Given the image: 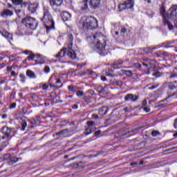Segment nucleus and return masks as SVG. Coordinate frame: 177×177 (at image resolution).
I'll return each instance as SVG.
<instances>
[{
    "label": "nucleus",
    "mask_w": 177,
    "mask_h": 177,
    "mask_svg": "<svg viewBox=\"0 0 177 177\" xmlns=\"http://www.w3.org/2000/svg\"><path fill=\"white\" fill-rule=\"evenodd\" d=\"M35 56H37V55L34 54V53H31L28 57L27 59L28 60H34V59H35Z\"/></svg>",
    "instance_id": "34"
},
{
    "label": "nucleus",
    "mask_w": 177,
    "mask_h": 177,
    "mask_svg": "<svg viewBox=\"0 0 177 177\" xmlns=\"http://www.w3.org/2000/svg\"><path fill=\"white\" fill-rule=\"evenodd\" d=\"M166 74L168 78H171V79L177 78V73L174 71L167 72Z\"/></svg>",
    "instance_id": "26"
},
{
    "label": "nucleus",
    "mask_w": 177,
    "mask_h": 177,
    "mask_svg": "<svg viewBox=\"0 0 177 177\" xmlns=\"http://www.w3.org/2000/svg\"><path fill=\"white\" fill-rule=\"evenodd\" d=\"M67 53V48H62L57 55H55L56 59H62L66 56Z\"/></svg>",
    "instance_id": "17"
},
{
    "label": "nucleus",
    "mask_w": 177,
    "mask_h": 177,
    "mask_svg": "<svg viewBox=\"0 0 177 177\" xmlns=\"http://www.w3.org/2000/svg\"><path fill=\"white\" fill-rule=\"evenodd\" d=\"M101 133H102V131L98 130V131L95 132V136H99V135H100Z\"/></svg>",
    "instance_id": "56"
},
{
    "label": "nucleus",
    "mask_w": 177,
    "mask_h": 177,
    "mask_svg": "<svg viewBox=\"0 0 177 177\" xmlns=\"http://www.w3.org/2000/svg\"><path fill=\"white\" fill-rule=\"evenodd\" d=\"M85 75H88V73H86V71L81 73V77H85Z\"/></svg>",
    "instance_id": "61"
},
{
    "label": "nucleus",
    "mask_w": 177,
    "mask_h": 177,
    "mask_svg": "<svg viewBox=\"0 0 177 177\" xmlns=\"http://www.w3.org/2000/svg\"><path fill=\"white\" fill-rule=\"evenodd\" d=\"M167 85H168V88H169V89H175V88H176V87H174V84L173 82H169V83L167 84Z\"/></svg>",
    "instance_id": "43"
},
{
    "label": "nucleus",
    "mask_w": 177,
    "mask_h": 177,
    "mask_svg": "<svg viewBox=\"0 0 177 177\" xmlns=\"http://www.w3.org/2000/svg\"><path fill=\"white\" fill-rule=\"evenodd\" d=\"M13 5L15 6H21V8H27L28 2L24 1V0H10Z\"/></svg>",
    "instance_id": "10"
},
{
    "label": "nucleus",
    "mask_w": 177,
    "mask_h": 177,
    "mask_svg": "<svg viewBox=\"0 0 177 177\" xmlns=\"http://www.w3.org/2000/svg\"><path fill=\"white\" fill-rule=\"evenodd\" d=\"M174 128H176V129H177V119H176L174 120Z\"/></svg>",
    "instance_id": "63"
},
{
    "label": "nucleus",
    "mask_w": 177,
    "mask_h": 177,
    "mask_svg": "<svg viewBox=\"0 0 177 177\" xmlns=\"http://www.w3.org/2000/svg\"><path fill=\"white\" fill-rule=\"evenodd\" d=\"M81 9L82 12L88 10V0H83L81 3Z\"/></svg>",
    "instance_id": "22"
},
{
    "label": "nucleus",
    "mask_w": 177,
    "mask_h": 177,
    "mask_svg": "<svg viewBox=\"0 0 177 177\" xmlns=\"http://www.w3.org/2000/svg\"><path fill=\"white\" fill-rule=\"evenodd\" d=\"M158 56H161V57H168V56H169V53H167V52H161V51H159L157 53Z\"/></svg>",
    "instance_id": "29"
},
{
    "label": "nucleus",
    "mask_w": 177,
    "mask_h": 177,
    "mask_svg": "<svg viewBox=\"0 0 177 177\" xmlns=\"http://www.w3.org/2000/svg\"><path fill=\"white\" fill-rule=\"evenodd\" d=\"M142 109V110H144V111H145V113H149L150 111V108L149 107L144 106Z\"/></svg>",
    "instance_id": "50"
},
{
    "label": "nucleus",
    "mask_w": 177,
    "mask_h": 177,
    "mask_svg": "<svg viewBox=\"0 0 177 177\" xmlns=\"http://www.w3.org/2000/svg\"><path fill=\"white\" fill-rule=\"evenodd\" d=\"M49 86H50V88H57V89H59V88H62V86H63V84H61L59 86L53 83H50Z\"/></svg>",
    "instance_id": "33"
},
{
    "label": "nucleus",
    "mask_w": 177,
    "mask_h": 177,
    "mask_svg": "<svg viewBox=\"0 0 177 177\" xmlns=\"http://www.w3.org/2000/svg\"><path fill=\"white\" fill-rule=\"evenodd\" d=\"M93 39L97 42L95 48L97 49V52L100 55H102L104 56L106 55V41L102 43V34L100 32H97L93 35Z\"/></svg>",
    "instance_id": "4"
},
{
    "label": "nucleus",
    "mask_w": 177,
    "mask_h": 177,
    "mask_svg": "<svg viewBox=\"0 0 177 177\" xmlns=\"http://www.w3.org/2000/svg\"><path fill=\"white\" fill-rule=\"evenodd\" d=\"M76 95L77 97H82V96H84V92L82 91H76Z\"/></svg>",
    "instance_id": "40"
},
{
    "label": "nucleus",
    "mask_w": 177,
    "mask_h": 177,
    "mask_svg": "<svg viewBox=\"0 0 177 177\" xmlns=\"http://www.w3.org/2000/svg\"><path fill=\"white\" fill-rule=\"evenodd\" d=\"M84 102H86V103H88L89 102V100H91V97L90 96L86 95L83 97Z\"/></svg>",
    "instance_id": "46"
},
{
    "label": "nucleus",
    "mask_w": 177,
    "mask_h": 177,
    "mask_svg": "<svg viewBox=\"0 0 177 177\" xmlns=\"http://www.w3.org/2000/svg\"><path fill=\"white\" fill-rule=\"evenodd\" d=\"M44 71L46 74H48V73H50V68H49L48 66H46L44 67Z\"/></svg>",
    "instance_id": "41"
},
{
    "label": "nucleus",
    "mask_w": 177,
    "mask_h": 177,
    "mask_svg": "<svg viewBox=\"0 0 177 177\" xmlns=\"http://www.w3.org/2000/svg\"><path fill=\"white\" fill-rule=\"evenodd\" d=\"M38 6H39V3L37 2L30 3L28 6V10L30 13H35L38 9Z\"/></svg>",
    "instance_id": "11"
},
{
    "label": "nucleus",
    "mask_w": 177,
    "mask_h": 177,
    "mask_svg": "<svg viewBox=\"0 0 177 177\" xmlns=\"http://www.w3.org/2000/svg\"><path fill=\"white\" fill-rule=\"evenodd\" d=\"M37 59H39L40 64H45L46 63V57H42L41 54H36Z\"/></svg>",
    "instance_id": "23"
},
{
    "label": "nucleus",
    "mask_w": 177,
    "mask_h": 177,
    "mask_svg": "<svg viewBox=\"0 0 177 177\" xmlns=\"http://www.w3.org/2000/svg\"><path fill=\"white\" fill-rule=\"evenodd\" d=\"M26 75H27V77H29V78H31V79L37 78L35 73L31 70H28L26 71Z\"/></svg>",
    "instance_id": "25"
},
{
    "label": "nucleus",
    "mask_w": 177,
    "mask_h": 177,
    "mask_svg": "<svg viewBox=\"0 0 177 177\" xmlns=\"http://www.w3.org/2000/svg\"><path fill=\"white\" fill-rule=\"evenodd\" d=\"M173 84L174 85V87L176 88H177V81L173 82Z\"/></svg>",
    "instance_id": "64"
},
{
    "label": "nucleus",
    "mask_w": 177,
    "mask_h": 177,
    "mask_svg": "<svg viewBox=\"0 0 177 177\" xmlns=\"http://www.w3.org/2000/svg\"><path fill=\"white\" fill-rule=\"evenodd\" d=\"M167 99H168V98H166V99H165V100H161L160 102V104H159V105H158V106H159V107H161V108H162V107H167V104H162V102H167Z\"/></svg>",
    "instance_id": "37"
},
{
    "label": "nucleus",
    "mask_w": 177,
    "mask_h": 177,
    "mask_svg": "<svg viewBox=\"0 0 177 177\" xmlns=\"http://www.w3.org/2000/svg\"><path fill=\"white\" fill-rule=\"evenodd\" d=\"M41 20L44 22L47 34H49L51 30H55V21H53L50 11H49V7L45 6L43 8V17Z\"/></svg>",
    "instance_id": "3"
},
{
    "label": "nucleus",
    "mask_w": 177,
    "mask_h": 177,
    "mask_svg": "<svg viewBox=\"0 0 177 177\" xmlns=\"http://www.w3.org/2000/svg\"><path fill=\"white\" fill-rule=\"evenodd\" d=\"M68 91L71 92H75L76 91V87L75 86L71 85L68 86Z\"/></svg>",
    "instance_id": "38"
},
{
    "label": "nucleus",
    "mask_w": 177,
    "mask_h": 177,
    "mask_svg": "<svg viewBox=\"0 0 177 177\" xmlns=\"http://www.w3.org/2000/svg\"><path fill=\"white\" fill-rule=\"evenodd\" d=\"M104 75H106V77H114V75H113V70L108 68L106 69V71L104 72Z\"/></svg>",
    "instance_id": "27"
},
{
    "label": "nucleus",
    "mask_w": 177,
    "mask_h": 177,
    "mask_svg": "<svg viewBox=\"0 0 177 177\" xmlns=\"http://www.w3.org/2000/svg\"><path fill=\"white\" fill-rule=\"evenodd\" d=\"M145 62H147L149 64H154L155 63L154 60L146 59Z\"/></svg>",
    "instance_id": "57"
},
{
    "label": "nucleus",
    "mask_w": 177,
    "mask_h": 177,
    "mask_svg": "<svg viewBox=\"0 0 177 177\" xmlns=\"http://www.w3.org/2000/svg\"><path fill=\"white\" fill-rule=\"evenodd\" d=\"M121 34H125L127 32V28H122L120 30Z\"/></svg>",
    "instance_id": "53"
},
{
    "label": "nucleus",
    "mask_w": 177,
    "mask_h": 177,
    "mask_svg": "<svg viewBox=\"0 0 177 177\" xmlns=\"http://www.w3.org/2000/svg\"><path fill=\"white\" fill-rule=\"evenodd\" d=\"M176 42H177V40H171V41H165L162 43L160 45V46H162V48H171V45H172V44H175Z\"/></svg>",
    "instance_id": "19"
},
{
    "label": "nucleus",
    "mask_w": 177,
    "mask_h": 177,
    "mask_svg": "<svg viewBox=\"0 0 177 177\" xmlns=\"http://www.w3.org/2000/svg\"><path fill=\"white\" fill-rule=\"evenodd\" d=\"M16 103H12L10 105V109H16Z\"/></svg>",
    "instance_id": "54"
},
{
    "label": "nucleus",
    "mask_w": 177,
    "mask_h": 177,
    "mask_svg": "<svg viewBox=\"0 0 177 177\" xmlns=\"http://www.w3.org/2000/svg\"><path fill=\"white\" fill-rule=\"evenodd\" d=\"M73 35H68V43H67V48H68V56L72 59V60H75L77 59V54H75V51L73 50Z\"/></svg>",
    "instance_id": "6"
},
{
    "label": "nucleus",
    "mask_w": 177,
    "mask_h": 177,
    "mask_svg": "<svg viewBox=\"0 0 177 177\" xmlns=\"http://www.w3.org/2000/svg\"><path fill=\"white\" fill-rule=\"evenodd\" d=\"M48 88H49V86L46 84H44L42 86L43 91H46L48 89Z\"/></svg>",
    "instance_id": "52"
},
{
    "label": "nucleus",
    "mask_w": 177,
    "mask_h": 177,
    "mask_svg": "<svg viewBox=\"0 0 177 177\" xmlns=\"http://www.w3.org/2000/svg\"><path fill=\"white\" fill-rule=\"evenodd\" d=\"M152 136H158V135H160V133L157 131H153L151 133Z\"/></svg>",
    "instance_id": "47"
},
{
    "label": "nucleus",
    "mask_w": 177,
    "mask_h": 177,
    "mask_svg": "<svg viewBox=\"0 0 177 177\" xmlns=\"http://www.w3.org/2000/svg\"><path fill=\"white\" fill-rule=\"evenodd\" d=\"M147 106V101L146 100H144L142 101L141 109H143L144 107H146Z\"/></svg>",
    "instance_id": "48"
},
{
    "label": "nucleus",
    "mask_w": 177,
    "mask_h": 177,
    "mask_svg": "<svg viewBox=\"0 0 177 177\" xmlns=\"http://www.w3.org/2000/svg\"><path fill=\"white\" fill-rule=\"evenodd\" d=\"M124 74H126L127 77H131V75H133V73L131 71H125Z\"/></svg>",
    "instance_id": "42"
},
{
    "label": "nucleus",
    "mask_w": 177,
    "mask_h": 177,
    "mask_svg": "<svg viewBox=\"0 0 177 177\" xmlns=\"http://www.w3.org/2000/svg\"><path fill=\"white\" fill-rule=\"evenodd\" d=\"M22 24L25 26L27 28L30 30H37V26H38V22L35 18L31 17H26L22 19Z\"/></svg>",
    "instance_id": "5"
},
{
    "label": "nucleus",
    "mask_w": 177,
    "mask_h": 177,
    "mask_svg": "<svg viewBox=\"0 0 177 177\" xmlns=\"http://www.w3.org/2000/svg\"><path fill=\"white\" fill-rule=\"evenodd\" d=\"M116 84H117V85H118V86H122V81H118V82H116Z\"/></svg>",
    "instance_id": "62"
},
{
    "label": "nucleus",
    "mask_w": 177,
    "mask_h": 177,
    "mask_svg": "<svg viewBox=\"0 0 177 177\" xmlns=\"http://www.w3.org/2000/svg\"><path fill=\"white\" fill-rule=\"evenodd\" d=\"M107 113H109V107L107 106H102L99 109L100 115H106Z\"/></svg>",
    "instance_id": "21"
},
{
    "label": "nucleus",
    "mask_w": 177,
    "mask_h": 177,
    "mask_svg": "<svg viewBox=\"0 0 177 177\" xmlns=\"http://www.w3.org/2000/svg\"><path fill=\"white\" fill-rule=\"evenodd\" d=\"M78 26L82 29V34L88 35L89 38H91L92 30L98 27L97 19L92 16L83 17L78 23Z\"/></svg>",
    "instance_id": "2"
},
{
    "label": "nucleus",
    "mask_w": 177,
    "mask_h": 177,
    "mask_svg": "<svg viewBox=\"0 0 177 177\" xmlns=\"http://www.w3.org/2000/svg\"><path fill=\"white\" fill-rule=\"evenodd\" d=\"M154 50V48L153 47H148L147 48H144L143 49V51L145 53H149V52L150 51H153Z\"/></svg>",
    "instance_id": "36"
},
{
    "label": "nucleus",
    "mask_w": 177,
    "mask_h": 177,
    "mask_svg": "<svg viewBox=\"0 0 177 177\" xmlns=\"http://www.w3.org/2000/svg\"><path fill=\"white\" fill-rule=\"evenodd\" d=\"M135 67L140 68V67H142V64H135Z\"/></svg>",
    "instance_id": "59"
},
{
    "label": "nucleus",
    "mask_w": 177,
    "mask_h": 177,
    "mask_svg": "<svg viewBox=\"0 0 177 177\" xmlns=\"http://www.w3.org/2000/svg\"><path fill=\"white\" fill-rule=\"evenodd\" d=\"M32 53V51L28 50H25L22 51V53H24V55H28V56L31 55Z\"/></svg>",
    "instance_id": "45"
},
{
    "label": "nucleus",
    "mask_w": 177,
    "mask_h": 177,
    "mask_svg": "<svg viewBox=\"0 0 177 177\" xmlns=\"http://www.w3.org/2000/svg\"><path fill=\"white\" fill-rule=\"evenodd\" d=\"M160 15L163 17V26L169 31H177V6H172L165 15V7L160 8Z\"/></svg>",
    "instance_id": "1"
},
{
    "label": "nucleus",
    "mask_w": 177,
    "mask_h": 177,
    "mask_svg": "<svg viewBox=\"0 0 177 177\" xmlns=\"http://www.w3.org/2000/svg\"><path fill=\"white\" fill-rule=\"evenodd\" d=\"M55 13H60L62 10H60V6L52 7Z\"/></svg>",
    "instance_id": "35"
},
{
    "label": "nucleus",
    "mask_w": 177,
    "mask_h": 177,
    "mask_svg": "<svg viewBox=\"0 0 177 177\" xmlns=\"http://www.w3.org/2000/svg\"><path fill=\"white\" fill-rule=\"evenodd\" d=\"M62 3H63V0H50L51 8H55V6H62Z\"/></svg>",
    "instance_id": "16"
},
{
    "label": "nucleus",
    "mask_w": 177,
    "mask_h": 177,
    "mask_svg": "<svg viewBox=\"0 0 177 177\" xmlns=\"http://www.w3.org/2000/svg\"><path fill=\"white\" fill-rule=\"evenodd\" d=\"M87 128H86L85 134L91 135L92 132H95L96 131V124L93 121L87 122Z\"/></svg>",
    "instance_id": "7"
},
{
    "label": "nucleus",
    "mask_w": 177,
    "mask_h": 177,
    "mask_svg": "<svg viewBox=\"0 0 177 177\" xmlns=\"http://www.w3.org/2000/svg\"><path fill=\"white\" fill-rule=\"evenodd\" d=\"M139 97L138 95H134L133 94H127L124 97L125 102H138Z\"/></svg>",
    "instance_id": "12"
},
{
    "label": "nucleus",
    "mask_w": 177,
    "mask_h": 177,
    "mask_svg": "<svg viewBox=\"0 0 177 177\" xmlns=\"http://www.w3.org/2000/svg\"><path fill=\"white\" fill-rule=\"evenodd\" d=\"M64 132H66V129L62 130L59 132L55 133L56 136H61V135H64Z\"/></svg>",
    "instance_id": "44"
},
{
    "label": "nucleus",
    "mask_w": 177,
    "mask_h": 177,
    "mask_svg": "<svg viewBox=\"0 0 177 177\" xmlns=\"http://www.w3.org/2000/svg\"><path fill=\"white\" fill-rule=\"evenodd\" d=\"M1 17H8L9 16H13V11L8 9L3 10L1 15Z\"/></svg>",
    "instance_id": "18"
},
{
    "label": "nucleus",
    "mask_w": 177,
    "mask_h": 177,
    "mask_svg": "<svg viewBox=\"0 0 177 177\" xmlns=\"http://www.w3.org/2000/svg\"><path fill=\"white\" fill-rule=\"evenodd\" d=\"M1 133L3 136L1 137V139H10L12 138V129L8 127H3L1 129Z\"/></svg>",
    "instance_id": "8"
},
{
    "label": "nucleus",
    "mask_w": 177,
    "mask_h": 177,
    "mask_svg": "<svg viewBox=\"0 0 177 177\" xmlns=\"http://www.w3.org/2000/svg\"><path fill=\"white\" fill-rule=\"evenodd\" d=\"M13 68H15L14 66H7V71H11L12 70H13Z\"/></svg>",
    "instance_id": "55"
},
{
    "label": "nucleus",
    "mask_w": 177,
    "mask_h": 177,
    "mask_svg": "<svg viewBox=\"0 0 177 177\" xmlns=\"http://www.w3.org/2000/svg\"><path fill=\"white\" fill-rule=\"evenodd\" d=\"M19 78H21L20 81L22 84H24L26 82V75L24 73L19 74Z\"/></svg>",
    "instance_id": "32"
},
{
    "label": "nucleus",
    "mask_w": 177,
    "mask_h": 177,
    "mask_svg": "<svg viewBox=\"0 0 177 177\" xmlns=\"http://www.w3.org/2000/svg\"><path fill=\"white\" fill-rule=\"evenodd\" d=\"M86 74H87V75H93V74H95V72H93L92 71L87 70Z\"/></svg>",
    "instance_id": "51"
},
{
    "label": "nucleus",
    "mask_w": 177,
    "mask_h": 177,
    "mask_svg": "<svg viewBox=\"0 0 177 177\" xmlns=\"http://www.w3.org/2000/svg\"><path fill=\"white\" fill-rule=\"evenodd\" d=\"M1 35H3V37H5V38L8 40V42H10V44L11 41H13V35L8 32H3L1 33Z\"/></svg>",
    "instance_id": "20"
},
{
    "label": "nucleus",
    "mask_w": 177,
    "mask_h": 177,
    "mask_svg": "<svg viewBox=\"0 0 177 177\" xmlns=\"http://www.w3.org/2000/svg\"><path fill=\"white\" fill-rule=\"evenodd\" d=\"M147 15L149 17V19H153V17H154V12H151V14H147Z\"/></svg>",
    "instance_id": "58"
},
{
    "label": "nucleus",
    "mask_w": 177,
    "mask_h": 177,
    "mask_svg": "<svg viewBox=\"0 0 177 177\" xmlns=\"http://www.w3.org/2000/svg\"><path fill=\"white\" fill-rule=\"evenodd\" d=\"M88 93L90 94V95H95V91L93 90H88Z\"/></svg>",
    "instance_id": "60"
},
{
    "label": "nucleus",
    "mask_w": 177,
    "mask_h": 177,
    "mask_svg": "<svg viewBox=\"0 0 177 177\" xmlns=\"http://www.w3.org/2000/svg\"><path fill=\"white\" fill-rule=\"evenodd\" d=\"M61 17L64 21H70V20H71V15L66 11H64L61 13Z\"/></svg>",
    "instance_id": "14"
},
{
    "label": "nucleus",
    "mask_w": 177,
    "mask_h": 177,
    "mask_svg": "<svg viewBox=\"0 0 177 177\" xmlns=\"http://www.w3.org/2000/svg\"><path fill=\"white\" fill-rule=\"evenodd\" d=\"M4 160H8V162L9 165H13V164H16L17 161H19V158L16 157H12L10 153H7L4 156Z\"/></svg>",
    "instance_id": "9"
},
{
    "label": "nucleus",
    "mask_w": 177,
    "mask_h": 177,
    "mask_svg": "<svg viewBox=\"0 0 177 177\" xmlns=\"http://www.w3.org/2000/svg\"><path fill=\"white\" fill-rule=\"evenodd\" d=\"M97 91L102 95H106V86L103 87L102 86H97Z\"/></svg>",
    "instance_id": "24"
},
{
    "label": "nucleus",
    "mask_w": 177,
    "mask_h": 177,
    "mask_svg": "<svg viewBox=\"0 0 177 177\" xmlns=\"http://www.w3.org/2000/svg\"><path fill=\"white\" fill-rule=\"evenodd\" d=\"M27 127V122L22 121L21 122V131H26V128Z\"/></svg>",
    "instance_id": "39"
},
{
    "label": "nucleus",
    "mask_w": 177,
    "mask_h": 177,
    "mask_svg": "<svg viewBox=\"0 0 177 177\" xmlns=\"http://www.w3.org/2000/svg\"><path fill=\"white\" fill-rule=\"evenodd\" d=\"M10 139H6V141L3 142L1 144V147H0V151H2V150H3V149H5V147H6V146H8L9 145V140Z\"/></svg>",
    "instance_id": "28"
},
{
    "label": "nucleus",
    "mask_w": 177,
    "mask_h": 177,
    "mask_svg": "<svg viewBox=\"0 0 177 177\" xmlns=\"http://www.w3.org/2000/svg\"><path fill=\"white\" fill-rule=\"evenodd\" d=\"M120 64H122V62L121 61H115L113 63V66H114L113 68H120L121 67Z\"/></svg>",
    "instance_id": "30"
},
{
    "label": "nucleus",
    "mask_w": 177,
    "mask_h": 177,
    "mask_svg": "<svg viewBox=\"0 0 177 177\" xmlns=\"http://www.w3.org/2000/svg\"><path fill=\"white\" fill-rule=\"evenodd\" d=\"M99 5H100V0H90L89 6L92 9H96L99 8Z\"/></svg>",
    "instance_id": "15"
},
{
    "label": "nucleus",
    "mask_w": 177,
    "mask_h": 177,
    "mask_svg": "<svg viewBox=\"0 0 177 177\" xmlns=\"http://www.w3.org/2000/svg\"><path fill=\"white\" fill-rule=\"evenodd\" d=\"M152 76L156 77V78H160V77H162V73L160 71H156L152 74Z\"/></svg>",
    "instance_id": "31"
},
{
    "label": "nucleus",
    "mask_w": 177,
    "mask_h": 177,
    "mask_svg": "<svg viewBox=\"0 0 177 177\" xmlns=\"http://www.w3.org/2000/svg\"><path fill=\"white\" fill-rule=\"evenodd\" d=\"M158 84H155L151 87L149 88V89H150L151 91H153V89H156V88H158Z\"/></svg>",
    "instance_id": "49"
},
{
    "label": "nucleus",
    "mask_w": 177,
    "mask_h": 177,
    "mask_svg": "<svg viewBox=\"0 0 177 177\" xmlns=\"http://www.w3.org/2000/svg\"><path fill=\"white\" fill-rule=\"evenodd\" d=\"M133 5H135L134 0H127L122 4V6H124L125 9H132Z\"/></svg>",
    "instance_id": "13"
}]
</instances>
